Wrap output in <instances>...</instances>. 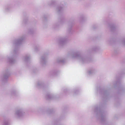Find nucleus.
I'll return each instance as SVG.
<instances>
[{"mask_svg": "<svg viewBox=\"0 0 125 125\" xmlns=\"http://www.w3.org/2000/svg\"><path fill=\"white\" fill-rule=\"evenodd\" d=\"M25 38V36L23 35L13 41V45L15 48L12 57L8 58V61L10 64H13L15 63V59L19 53V46L22 43Z\"/></svg>", "mask_w": 125, "mask_h": 125, "instance_id": "1", "label": "nucleus"}, {"mask_svg": "<svg viewBox=\"0 0 125 125\" xmlns=\"http://www.w3.org/2000/svg\"><path fill=\"white\" fill-rule=\"evenodd\" d=\"M68 55L73 58L76 59L83 64L88 63L93 61V59L89 55H82L78 51L73 52L69 53Z\"/></svg>", "mask_w": 125, "mask_h": 125, "instance_id": "2", "label": "nucleus"}, {"mask_svg": "<svg viewBox=\"0 0 125 125\" xmlns=\"http://www.w3.org/2000/svg\"><path fill=\"white\" fill-rule=\"evenodd\" d=\"M103 109V105H99L94 106L93 109L96 117L102 123H105L106 121V113Z\"/></svg>", "mask_w": 125, "mask_h": 125, "instance_id": "3", "label": "nucleus"}, {"mask_svg": "<svg viewBox=\"0 0 125 125\" xmlns=\"http://www.w3.org/2000/svg\"><path fill=\"white\" fill-rule=\"evenodd\" d=\"M63 10V6L62 4L58 5L56 8V11L59 14L58 21L57 23L54 24L53 25L52 28L55 30L58 29L64 23L65 19L62 13Z\"/></svg>", "mask_w": 125, "mask_h": 125, "instance_id": "4", "label": "nucleus"}, {"mask_svg": "<svg viewBox=\"0 0 125 125\" xmlns=\"http://www.w3.org/2000/svg\"><path fill=\"white\" fill-rule=\"evenodd\" d=\"M96 89L97 92H99L102 96L104 102L107 101L112 96L110 89L99 86L97 87Z\"/></svg>", "mask_w": 125, "mask_h": 125, "instance_id": "5", "label": "nucleus"}, {"mask_svg": "<svg viewBox=\"0 0 125 125\" xmlns=\"http://www.w3.org/2000/svg\"><path fill=\"white\" fill-rule=\"evenodd\" d=\"M125 74V69L123 70L118 77H116L117 81L113 85V87L115 88H118L119 91V93L123 92L125 91L123 87L121 84V77L122 76Z\"/></svg>", "mask_w": 125, "mask_h": 125, "instance_id": "6", "label": "nucleus"}, {"mask_svg": "<svg viewBox=\"0 0 125 125\" xmlns=\"http://www.w3.org/2000/svg\"><path fill=\"white\" fill-rule=\"evenodd\" d=\"M75 19L74 18H70L67 23V31L68 33L71 34L73 32V28L75 23Z\"/></svg>", "mask_w": 125, "mask_h": 125, "instance_id": "7", "label": "nucleus"}, {"mask_svg": "<svg viewBox=\"0 0 125 125\" xmlns=\"http://www.w3.org/2000/svg\"><path fill=\"white\" fill-rule=\"evenodd\" d=\"M10 75V73L9 70H5L3 72L1 78L2 82L3 83H6L8 80V79Z\"/></svg>", "mask_w": 125, "mask_h": 125, "instance_id": "8", "label": "nucleus"}, {"mask_svg": "<svg viewBox=\"0 0 125 125\" xmlns=\"http://www.w3.org/2000/svg\"><path fill=\"white\" fill-rule=\"evenodd\" d=\"M48 53H45L43 54L41 57L40 62L42 66H45L47 62V56Z\"/></svg>", "mask_w": 125, "mask_h": 125, "instance_id": "9", "label": "nucleus"}, {"mask_svg": "<svg viewBox=\"0 0 125 125\" xmlns=\"http://www.w3.org/2000/svg\"><path fill=\"white\" fill-rule=\"evenodd\" d=\"M25 112L22 109H20L17 110L14 113L15 117L20 118L22 117L25 115Z\"/></svg>", "mask_w": 125, "mask_h": 125, "instance_id": "10", "label": "nucleus"}, {"mask_svg": "<svg viewBox=\"0 0 125 125\" xmlns=\"http://www.w3.org/2000/svg\"><path fill=\"white\" fill-rule=\"evenodd\" d=\"M67 41V37H62L59 39V44L60 46H63L65 45Z\"/></svg>", "mask_w": 125, "mask_h": 125, "instance_id": "11", "label": "nucleus"}, {"mask_svg": "<svg viewBox=\"0 0 125 125\" xmlns=\"http://www.w3.org/2000/svg\"><path fill=\"white\" fill-rule=\"evenodd\" d=\"M46 98L47 100H50L56 98L55 96L50 93H48L46 96Z\"/></svg>", "mask_w": 125, "mask_h": 125, "instance_id": "12", "label": "nucleus"}, {"mask_svg": "<svg viewBox=\"0 0 125 125\" xmlns=\"http://www.w3.org/2000/svg\"><path fill=\"white\" fill-rule=\"evenodd\" d=\"M36 86L37 88H38L43 89L45 88V85L43 82L41 81H38L37 82Z\"/></svg>", "mask_w": 125, "mask_h": 125, "instance_id": "13", "label": "nucleus"}, {"mask_svg": "<svg viewBox=\"0 0 125 125\" xmlns=\"http://www.w3.org/2000/svg\"><path fill=\"white\" fill-rule=\"evenodd\" d=\"M31 56L29 54H27L24 57V62L27 64L30 63V60Z\"/></svg>", "mask_w": 125, "mask_h": 125, "instance_id": "14", "label": "nucleus"}, {"mask_svg": "<svg viewBox=\"0 0 125 125\" xmlns=\"http://www.w3.org/2000/svg\"><path fill=\"white\" fill-rule=\"evenodd\" d=\"M109 27L111 32H113L117 31V29L115 24H110L109 25Z\"/></svg>", "mask_w": 125, "mask_h": 125, "instance_id": "15", "label": "nucleus"}, {"mask_svg": "<svg viewBox=\"0 0 125 125\" xmlns=\"http://www.w3.org/2000/svg\"><path fill=\"white\" fill-rule=\"evenodd\" d=\"M66 62V60L62 58H58L56 60L57 63L62 65L64 64Z\"/></svg>", "mask_w": 125, "mask_h": 125, "instance_id": "16", "label": "nucleus"}, {"mask_svg": "<svg viewBox=\"0 0 125 125\" xmlns=\"http://www.w3.org/2000/svg\"><path fill=\"white\" fill-rule=\"evenodd\" d=\"M59 71L56 70H53L50 73V75L51 76H55L58 74Z\"/></svg>", "mask_w": 125, "mask_h": 125, "instance_id": "17", "label": "nucleus"}, {"mask_svg": "<svg viewBox=\"0 0 125 125\" xmlns=\"http://www.w3.org/2000/svg\"><path fill=\"white\" fill-rule=\"evenodd\" d=\"M64 117V115H62V116H61V118L59 120H57L55 121L54 123H53V125H62L60 123L59 121L63 119V118Z\"/></svg>", "mask_w": 125, "mask_h": 125, "instance_id": "18", "label": "nucleus"}, {"mask_svg": "<svg viewBox=\"0 0 125 125\" xmlns=\"http://www.w3.org/2000/svg\"><path fill=\"white\" fill-rule=\"evenodd\" d=\"M55 1L54 0H51L48 3L49 6L54 7L55 6Z\"/></svg>", "mask_w": 125, "mask_h": 125, "instance_id": "19", "label": "nucleus"}, {"mask_svg": "<svg viewBox=\"0 0 125 125\" xmlns=\"http://www.w3.org/2000/svg\"><path fill=\"white\" fill-rule=\"evenodd\" d=\"M28 21V17L27 14L26 13H24L23 14V22L26 24L27 22Z\"/></svg>", "mask_w": 125, "mask_h": 125, "instance_id": "20", "label": "nucleus"}, {"mask_svg": "<svg viewBox=\"0 0 125 125\" xmlns=\"http://www.w3.org/2000/svg\"><path fill=\"white\" fill-rule=\"evenodd\" d=\"M18 92L15 90H12L10 93V95L11 96H16L17 95Z\"/></svg>", "mask_w": 125, "mask_h": 125, "instance_id": "21", "label": "nucleus"}, {"mask_svg": "<svg viewBox=\"0 0 125 125\" xmlns=\"http://www.w3.org/2000/svg\"><path fill=\"white\" fill-rule=\"evenodd\" d=\"M95 70L93 68L90 69L87 72L88 74L89 75H91L95 73Z\"/></svg>", "mask_w": 125, "mask_h": 125, "instance_id": "22", "label": "nucleus"}, {"mask_svg": "<svg viewBox=\"0 0 125 125\" xmlns=\"http://www.w3.org/2000/svg\"><path fill=\"white\" fill-rule=\"evenodd\" d=\"M10 121L8 119H4L3 121V125H10Z\"/></svg>", "mask_w": 125, "mask_h": 125, "instance_id": "23", "label": "nucleus"}, {"mask_svg": "<svg viewBox=\"0 0 125 125\" xmlns=\"http://www.w3.org/2000/svg\"><path fill=\"white\" fill-rule=\"evenodd\" d=\"M115 40L113 38H110L108 39L107 41V42L110 44H112L114 43Z\"/></svg>", "mask_w": 125, "mask_h": 125, "instance_id": "24", "label": "nucleus"}, {"mask_svg": "<svg viewBox=\"0 0 125 125\" xmlns=\"http://www.w3.org/2000/svg\"><path fill=\"white\" fill-rule=\"evenodd\" d=\"M47 114H53L54 112V111L53 109H48L46 111Z\"/></svg>", "mask_w": 125, "mask_h": 125, "instance_id": "25", "label": "nucleus"}, {"mask_svg": "<svg viewBox=\"0 0 125 125\" xmlns=\"http://www.w3.org/2000/svg\"><path fill=\"white\" fill-rule=\"evenodd\" d=\"M99 49V48H98L96 47H94L92 48V49L91 50V51L88 50V52H89L90 51L92 52H97L98 50Z\"/></svg>", "mask_w": 125, "mask_h": 125, "instance_id": "26", "label": "nucleus"}, {"mask_svg": "<svg viewBox=\"0 0 125 125\" xmlns=\"http://www.w3.org/2000/svg\"><path fill=\"white\" fill-rule=\"evenodd\" d=\"M11 7L12 6L11 5H7L5 8V11L7 12L9 11L10 10L11 8Z\"/></svg>", "mask_w": 125, "mask_h": 125, "instance_id": "27", "label": "nucleus"}, {"mask_svg": "<svg viewBox=\"0 0 125 125\" xmlns=\"http://www.w3.org/2000/svg\"><path fill=\"white\" fill-rule=\"evenodd\" d=\"M73 91L74 94H77L79 93L80 92V89L78 88H76L73 90Z\"/></svg>", "mask_w": 125, "mask_h": 125, "instance_id": "28", "label": "nucleus"}, {"mask_svg": "<svg viewBox=\"0 0 125 125\" xmlns=\"http://www.w3.org/2000/svg\"><path fill=\"white\" fill-rule=\"evenodd\" d=\"M40 47L39 45H36L34 48L35 51L36 52H37L40 50Z\"/></svg>", "mask_w": 125, "mask_h": 125, "instance_id": "29", "label": "nucleus"}, {"mask_svg": "<svg viewBox=\"0 0 125 125\" xmlns=\"http://www.w3.org/2000/svg\"><path fill=\"white\" fill-rule=\"evenodd\" d=\"M48 17V16L47 15L45 14L43 16V17L42 18L43 21H46L47 20V18Z\"/></svg>", "mask_w": 125, "mask_h": 125, "instance_id": "30", "label": "nucleus"}, {"mask_svg": "<svg viewBox=\"0 0 125 125\" xmlns=\"http://www.w3.org/2000/svg\"><path fill=\"white\" fill-rule=\"evenodd\" d=\"M34 31L33 29H29L28 30V33L29 34H33Z\"/></svg>", "mask_w": 125, "mask_h": 125, "instance_id": "31", "label": "nucleus"}, {"mask_svg": "<svg viewBox=\"0 0 125 125\" xmlns=\"http://www.w3.org/2000/svg\"><path fill=\"white\" fill-rule=\"evenodd\" d=\"M38 72V70L36 68H34L32 70V73L33 74H35Z\"/></svg>", "mask_w": 125, "mask_h": 125, "instance_id": "32", "label": "nucleus"}, {"mask_svg": "<svg viewBox=\"0 0 125 125\" xmlns=\"http://www.w3.org/2000/svg\"><path fill=\"white\" fill-rule=\"evenodd\" d=\"M119 52V50L117 49H115L114 50V54L115 55H116Z\"/></svg>", "mask_w": 125, "mask_h": 125, "instance_id": "33", "label": "nucleus"}, {"mask_svg": "<svg viewBox=\"0 0 125 125\" xmlns=\"http://www.w3.org/2000/svg\"><path fill=\"white\" fill-rule=\"evenodd\" d=\"M85 18L83 16H81L80 17V22H83L85 20Z\"/></svg>", "mask_w": 125, "mask_h": 125, "instance_id": "34", "label": "nucleus"}, {"mask_svg": "<svg viewBox=\"0 0 125 125\" xmlns=\"http://www.w3.org/2000/svg\"><path fill=\"white\" fill-rule=\"evenodd\" d=\"M64 93L65 94H66L68 93V90L66 88H63V89Z\"/></svg>", "mask_w": 125, "mask_h": 125, "instance_id": "35", "label": "nucleus"}, {"mask_svg": "<svg viewBox=\"0 0 125 125\" xmlns=\"http://www.w3.org/2000/svg\"><path fill=\"white\" fill-rule=\"evenodd\" d=\"M122 43L123 45L125 46V38H124L122 40Z\"/></svg>", "mask_w": 125, "mask_h": 125, "instance_id": "36", "label": "nucleus"}, {"mask_svg": "<svg viewBox=\"0 0 125 125\" xmlns=\"http://www.w3.org/2000/svg\"><path fill=\"white\" fill-rule=\"evenodd\" d=\"M92 28L93 30H95L97 28L96 26V25H94L93 26Z\"/></svg>", "mask_w": 125, "mask_h": 125, "instance_id": "37", "label": "nucleus"}, {"mask_svg": "<svg viewBox=\"0 0 125 125\" xmlns=\"http://www.w3.org/2000/svg\"><path fill=\"white\" fill-rule=\"evenodd\" d=\"M38 111H40V112H42L43 111V110L41 109H39Z\"/></svg>", "mask_w": 125, "mask_h": 125, "instance_id": "38", "label": "nucleus"}]
</instances>
